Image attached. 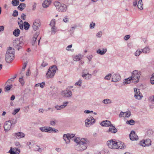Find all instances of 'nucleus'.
I'll return each mask as SVG.
<instances>
[{"mask_svg": "<svg viewBox=\"0 0 154 154\" xmlns=\"http://www.w3.org/2000/svg\"><path fill=\"white\" fill-rule=\"evenodd\" d=\"M108 147L113 149H121L124 148V143L120 141L117 142L112 140H108L107 142Z\"/></svg>", "mask_w": 154, "mask_h": 154, "instance_id": "1", "label": "nucleus"}, {"mask_svg": "<svg viewBox=\"0 0 154 154\" xmlns=\"http://www.w3.org/2000/svg\"><path fill=\"white\" fill-rule=\"evenodd\" d=\"M14 49L9 47L5 54V61L7 63L11 62L13 60L14 56Z\"/></svg>", "mask_w": 154, "mask_h": 154, "instance_id": "2", "label": "nucleus"}, {"mask_svg": "<svg viewBox=\"0 0 154 154\" xmlns=\"http://www.w3.org/2000/svg\"><path fill=\"white\" fill-rule=\"evenodd\" d=\"M88 141L87 139H82L81 142L76 144V149L78 151H83L85 150L87 147V143Z\"/></svg>", "mask_w": 154, "mask_h": 154, "instance_id": "3", "label": "nucleus"}, {"mask_svg": "<svg viewBox=\"0 0 154 154\" xmlns=\"http://www.w3.org/2000/svg\"><path fill=\"white\" fill-rule=\"evenodd\" d=\"M54 4L58 11L61 12H65L66 11L67 6L65 4H62L58 2H55Z\"/></svg>", "mask_w": 154, "mask_h": 154, "instance_id": "4", "label": "nucleus"}, {"mask_svg": "<svg viewBox=\"0 0 154 154\" xmlns=\"http://www.w3.org/2000/svg\"><path fill=\"white\" fill-rule=\"evenodd\" d=\"M131 75V77L132 79L133 82L137 83L139 82L141 75L140 72L135 70L132 72Z\"/></svg>", "mask_w": 154, "mask_h": 154, "instance_id": "5", "label": "nucleus"}, {"mask_svg": "<svg viewBox=\"0 0 154 154\" xmlns=\"http://www.w3.org/2000/svg\"><path fill=\"white\" fill-rule=\"evenodd\" d=\"M57 69V68L56 66H53L51 67H50L46 73L47 77L48 78L52 77L55 74Z\"/></svg>", "mask_w": 154, "mask_h": 154, "instance_id": "6", "label": "nucleus"}, {"mask_svg": "<svg viewBox=\"0 0 154 154\" xmlns=\"http://www.w3.org/2000/svg\"><path fill=\"white\" fill-rule=\"evenodd\" d=\"M23 43L20 42L19 40L17 39L13 41V45L14 47L18 50H19L21 48Z\"/></svg>", "mask_w": 154, "mask_h": 154, "instance_id": "7", "label": "nucleus"}, {"mask_svg": "<svg viewBox=\"0 0 154 154\" xmlns=\"http://www.w3.org/2000/svg\"><path fill=\"white\" fill-rule=\"evenodd\" d=\"M85 122L86 126L89 127L94 123L95 120L92 117L89 116L85 120Z\"/></svg>", "mask_w": 154, "mask_h": 154, "instance_id": "8", "label": "nucleus"}, {"mask_svg": "<svg viewBox=\"0 0 154 154\" xmlns=\"http://www.w3.org/2000/svg\"><path fill=\"white\" fill-rule=\"evenodd\" d=\"M41 25V23L39 19H36L34 21L32 27L34 30L38 29Z\"/></svg>", "mask_w": 154, "mask_h": 154, "instance_id": "9", "label": "nucleus"}, {"mask_svg": "<svg viewBox=\"0 0 154 154\" xmlns=\"http://www.w3.org/2000/svg\"><path fill=\"white\" fill-rule=\"evenodd\" d=\"M135 92L134 97L136 99L140 100L143 97L142 94L140 93V90L136 88H134Z\"/></svg>", "mask_w": 154, "mask_h": 154, "instance_id": "10", "label": "nucleus"}, {"mask_svg": "<svg viewBox=\"0 0 154 154\" xmlns=\"http://www.w3.org/2000/svg\"><path fill=\"white\" fill-rule=\"evenodd\" d=\"M130 139L133 141L137 140L138 139V136L134 131H132L129 135Z\"/></svg>", "mask_w": 154, "mask_h": 154, "instance_id": "11", "label": "nucleus"}, {"mask_svg": "<svg viewBox=\"0 0 154 154\" xmlns=\"http://www.w3.org/2000/svg\"><path fill=\"white\" fill-rule=\"evenodd\" d=\"M11 126V123L10 121H8L5 122L4 125V128L5 131H8L10 129Z\"/></svg>", "mask_w": 154, "mask_h": 154, "instance_id": "12", "label": "nucleus"}, {"mask_svg": "<svg viewBox=\"0 0 154 154\" xmlns=\"http://www.w3.org/2000/svg\"><path fill=\"white\" fill-rule=\"evenodd\" d=\"M8 152L10 154H19L20 152V149L17 148L11 147Z\"/></svg>", "mask_w": 154, "mask_h": 154, "instance_id": "13", "label": "nucleus"}, {"mask_svg": "<svg viewBox=\"0 0 154 154\" xmlns=\"http://www.w3.org/2000/svg\"><path fill=\"white\" fill-rule=\"evenodd\" d=\"M121 79V77L119 74H115L112 76V81L116 82L119 81Z\"/></svg>", "mask_w": 154, "mask_h": 154, "instance_id": "14", "label": "nucleus"}, {"mask_svg": "<svg viewBox=\"0 0 154 154\" xmlns=\"http://www.w3.org/2000/svg\"><path fill=\"white\" fill-rule=\"evenodd\" d=\"M117 129L112 125L111 126H110L109 129L107 130L106 132L108 133L111 132L112 133H116L117 132Z\"/></svg>", "mask_w": 154, "mask_h": 154, "instance_id": "15", "label": "nucleus"}, {"mask_svg": "<svg viewBox=\"0 0 154 154\" xmlns=\"http://www.w3.org/2000/svg\"><path fill=\"white\" fill-rule=\"evenodd\" d=\"M82 77L86 80H88L90 79L92 77V75L91 74L88 73H86L85 71L82 72Z\"/></svg>", "mask_w": 154, "mask_h": 154, "instance_id": "16", "label": "nucleus"}, {"mask_svg": "<svg viewBox=\"0 0 154 154\" xmlns=\"http://www.w3.org/2000/svg\"><path fill=\"white\" fill-rule=\"evenodd\" d=\"M51 0H45L42 3V6L44 8H47L51 3Z\"/></svg>", "mask_w": 154, "mask_h": 154, "instance_id": "17", "label": "nucleus"}, {"mask_svg": "<svg viewBox=\"0 0 154 154\" xmlns=\"http://www.w3.org/2000/svg\"><path fill=\"white\" fill-rule=\"evenodd\" d=\"M100 125L103 126L110 127L112 125L111 122L108 120H106L103 121L100 123Z\"/></svg>", "mask_w": 154, "mask_h": 154, "instance_id": "18", "label": "nucleus"}, {"mask_svg": "<svg viewBox=\"0 0 154 154\" xmlns=\"http://www.w3.org/2000/svg\"><path fill=\"white\" fill-rule=\"evenodd\" d=\"M14 136L17 139H20L24 137L25 135L22 132H19L14 134Z\"/></svg>", "mask_w": 154, "mask_h": 154, "instance_id": "19", "label": "nucleus"}, {"mask_svg": "<svg viewBox=\"0 0 154 154\" xmlns=\"http://www.w3.org/2000/svg\"><path fill=\"white\" fill-rule=\"evenodd\" d=\"M62 94L64 97H70L72 95V93L71 91H68L67 92L63 91Z\"/></svg>", "mask_w": 154, "mask_h": 154, "instance_id": "20", "label": "nucleus"}, {"mask_svg": "<svg viewBox=\"0 0 154 154\" xmlns=\"http://www.w3.org/2000/svg\"><path fill=\"white\" fill-rule=\"evenodd\" d=\"M107 51V49L106 48H103L102 50H100V49H99L97 50V53L101 55H103L106 53Z\"/></svg>", "mask_w": 154, "mask_h": 154, "instance_id": "21", "label": "nucleus"}, {"mask_svg": "<svg viewBox=\"0 0 154 154\" xmlns=\"http://www.w3.org/2000/svg\"><path fill=\"white\" fill-rule=\"evenodd\" d=\"M150 49L149 47L148 46H146L143 49H142V51L143 53L145 54H148L150 52Z\"/></svg>", "mask_w": 154, "mask_h": 154, "instance_id": "22", "label": "nucleus"}, {"mask_svg": "<svg viewBox=\"0 0 154 154\" xmlns=\"http://www.w3.org/2000/svg\"><path fill=\"white\" fill-rule=\"evenodd\" d=\"M137 7L138 9L142 10L143 8V4L142 3V0H139L138 2Z\"/></svg>", "mask_w": 154, "mask_h": 154, "instance_id": "23", "label": "nucleus"}, {"mask_svg": "<svg viewBox=\"0 0 154 154\" xmlns=\"http://www.w3.org/2000/svg\"><path fill=\"white\" fill-rule=\"evenodd\" d=\"M38 35V33H36L34 35L33 39L32 41V45H35V41Z\"/></svg>", "mask_w": 154, "mask_h": 154, "instance_id": "24", "label": "nucleus"}, {"mask_svg": "<svg viewBox=\"0 0 154 154\" xmlns=\"http://www.w3.org/2000/svg\"><path fill=\"white\" fill-rule=\"evenodd\" d=\"M68 134H64L63 135V139L64 140L66 141V143H68L70 142V140L69 139V136Z\"/></svg>", "mask_w": 154, "mask_h": 154, "instance_id": "25", "label": "nucleus"}, {"mask_svg": "<svg viewBox=\"0 0 154 154\" xmlns=\"http://www.w3.org/2000/svg\"><path fill=\"white\" fill-rule=\"evenodd\" d=\"M26 7V4L24 3H21L18 7L17 8L20 10L23 11Z\"/></svg>", "mask_w": 154, "mask_h": 154, "instance_id": "26", "label": "nucleus"}, {"mask_svg": "<svg viewBox=\"0 0 154 154\" xmlns=\"http://www.w3.org/2000/svg\"><path fill=\"white\" fill-rule=\"evenodd\" d=\"M82 56L81 55H76L73 58V59L75 61H79L82 58Z\"/></svg>", "mask_w": 154, "mask_h": 154, "instance_id": "27", "label": "nucleus"}, {"mask_svg": "<svg viewBox=\"0 0 154 154\" xmlns=\"http://www.w3.org/2000/svg\"><path fill=\"white\" fill-rule=\"evenodd\" d=\"M20 30L18 29H15L13 32V34L15 36H18L20 34Z\"/></svg>", "mask_w": 154, "mask_h": 154, "instance_id": "28", "label": "nucleus"}, {"mask_svg": "<svg viewBox=\"0 0 154 154\" xmlns=\"http://www.w3.org/2000/svg\"><path fill=\"white\" fill-rule=\"evenodd\" d=\"M82 139H85V138H81L80 137H75L74 139V141L77 144H79V143L81 142V141Z\"/></svg>", "mask_w": 154, "mask_h": 154, "instance_id": "29", "label": "nucleus"}, {"mask_svg": "<svg viewBox=\"0 0 154 154\" xmlns=\"http://www.w3.org/2000/svg\"><path fill=\"white\" fill-rule=\"evenodd\" d=\"M47 128V132L53 131L54 132H56V129L54 128L49 127H47V128Z\"/></svg>", "mask_w": 154, "mask_h": 154, "instance_id": "30", "label": "nucleus"}, {"mask_svg": "<svg viewBox=\"0 0 154 154\" xmlns=\"http://www.w3.org/2000/svg\"><path fill=\"white\" fill-rule=\"evenodd\" d=\"M19 1L18 0H12L11 4L14 6H17L19 4Z\"/></svg>", "mask_w": 154, "mask_h": 154, "instance_id": "31", "label": "nucleus"}, {"mask_svg": "<svg viewBox=\"0 0 154 154\" xmlns=\"http://www.w3.org/2000/svg\"><path fill=\"white\" fill-rule=\"evenodd\" d=\"M29 24L28 22L26 21L24 22L23 23V26L25 29H28L29 28Z\"/></svg>", "mask_w": 154, "mask_h": 154, "instance_id": "32", "label": "nucleus"}, {"mask_svg": "<svg viewBox=\"0 0 154 154\" xmlns=\"http://www.w3.org/2000/svg\"><path fill=\"white\" fill-rule=\"evenodd\" d=\"M131 80H132V78H131V77H130L126 79H125L124 82L125 84H127L130 83Z\"/></svg>", "mask_w": 154, "mask_h": 154, "instance_id": "33", "label": "nucleus"}, {"mask_svg": "<svg viewBox=\"0 0 154 154\" xmlns=\"http://www.w3.org/2000/svg\"><path fill=\"white\" fill-rule=\"evenodd\" d=\"M103 102L105 104H110L112 103V101L109 99H106L103 100Z\"/></svg>", "mask_w": 154, "mask_h": 154, "instance_id": "34", "label": "nucleus"}, {"mask_svg": "<svg viewBox=\"0 0 154 154\" xmlns=\"http://www.w3.org/2000/svg\"><path fill=\"white\" fill-rule=\"evenodd\" d=\"M126 123L130 125H134L135 124V121L133 119H131L130 120L127 121Z\"/></svg>", "mask_w": 154, "mask_h": 154, "instance_id": "35", "label": "nucleus"}, {"mask_svg": "<svg viewBox=\"0 0 154 154\" xmlns=\"http://www.w3.org/2000/svg\"><path fill=\"white\" fill-rule=\"evenodd\" d=\"M142 52V49H138L135 52V55L136 56H139Z\"/></svg>", "mask_w": 154, "mask_h": 154, "instance_id": "36", "label": "nucleus"}, {"mask_svg": "<svg viewBox=\"0 0 154 154\" xmlns=\"http://www.w3.org/2000/svg\"><path fill=\"white\" fill-rule=\"evenodd\" d=\"M68 102H64L63 103V105H61L60 106H59V107H60V110L61 109L64 108H65V107H66L67 104L68 103Z\"/></svg>", "mask_w": 154, "mask_h": 154, "instance_id": "37", "label": "nucleus"}, {"mask_svg": "<svg viewBox=\"0 0 154 154\" xmlns=\"http://www.w3.org/2000/svg\"><path fill=\"white\" fill-rule=\"evenodd\" d=\"M51 33L53 34H54L57 31V28L55 26L52 27L51 29Z\"/></svg>", "mask_w": 154, "mask_h": 154, "instance_id": "38", "label": "nucleus"}, {"mask_svg": "<svg viewBox=\"0 0 154 154\" xmlns=\"http://www.w3.org/2000/svg\"><path fill=\"white\" fill-rule=\"evenodd\" d=\"M34 143V141H31L27 143V145L29 146V148H31L33 145Z\"/></svg>", "mask_w": 154, "mask_h": 154, "instance_id": "39", "label": "nucleus"}, {"mask_svg": "<svg viewBox=\"0 0 154 154\" xmlns=\"http://www.w3.org/2000/svg\"><path fill=\"white\" fill-rule=\"evenodd\" d=\"M82 80L81 79H79V81L75 83V85H78L79 86H81L82 84Z\"/></svg>", "mask_w": 154, "mask_h": 154, "instance_id": "40", "label": "nucleus"}, {"mask_svg": "<svg viewBox=\"0 0 154 154\" xmlns=\"http://www.w3.org/2000/svg\"><path fill=\"white\" fill-rule=\"evenodd\" d=\"M50 26L52 27L55 26V19H53L50 24Z\"/></svg>", "mask_w": 154, "mask_h": 154, "instance_id": "41", "label": "nucleus"}, {"mask_svg": "<svg viewBox=\"0 0 154 154\" xmlns=\"http://www.w3.org/2000/svg\"><path fill=\"white\" fill-rule=\"evenodd\" d=\"M148 100L151 102L154 103V95L149 97Z\"/></svg>", "mask_w": 154, "mask_h": 154, "instance_id": "42", "label": "nucleus"}, {"mask_svg": "<svg viewBox=\"0 0 154 154\" xmlns=\"http://www.w3.org/2000/svg\"><path fill=\"white\" fill-rule=\"evenodd\" d=\"M19 81L21 83V85L22 86L24 84V82L23 79V76L19 79Z\"/></svg>", "mask_w": 154, "mask_h": 154, "instance_id": "43", "label": "nucleus"}, {"mask_svg": "<svg viewBox=\"0 0 154 154\" xmlns=\"http://www.w3.org/2000/svg\"><path fill=\"white\" fill-rule=\"evenodd\" d=\"M112 76V75L111 74L109 73L105 76L104 78V79L105 80H109L110 79V78Z\"/></svg>", "mask_w": 154, "mask_h": 154, "instance_id": "44", "label": "nucleus"}, {"mask_svg": "<svg viewBox=\"0 0 154 154\" xmlns=\"http://www.w3.org/2000/svg\"><path fill=\"white\" fill-rule=\"evenodd\" d=\"M12 87V85H8L7 86L5 87V91H7L10 90L11 88Z\"/></svg>", "mask_w": 154, "mask_h": 154, "instance_id": "45", "label": "nucleus"}, {"mask_svg": "<svg viewBox=\"0 0 154 154\" xmlns=\"http://www.w3.org/2000/svg\"><path fill=\"white\" fill-rule=\"evenodd\" d=\"M20 110V108L15 109L14 112H12V114L14 115H15L17 113H18L19 112Z\"/></svg>", "mask_w": 154, "mask_h": 154, "instance_id": "46", "label": "nucleus"}, {"mask_svg": "<svg viewBox=\"0 0 154 154\" xmlns=\"http://www.w3.org/2000/svg\"><path fill=\"white\" fill-rule=\"evenodd\" d=\"M47 127H42L40 128V130L42 132H47Z\"/></svg>", "mask_w": 154, "mask_h": 154, "instance_id": "47", "label": "nucleus"}, {"mask_svg": "<svg viewBox=\"0 0 154 154\" xmlns=\"http://www.w3.org/2000/svg\"><path fill=\"white\" fill-rule=\"evenodd\" d=\"M151 83L152 84H154V73L152 74V76L150 79Z\"/></svg>", "mask_w": 154, "mask_h": 154, "instance_id": "48", "label": "nucleus"}, {"mask_svg": "<svg viewBox=\"0 0 154 154\" xmlns=\"http://www.w3.org/2000/svg\"><path fill=\"white\" fill-rule=\"evenodd\" d=\"M131 115V112L130 111H128L127 112H125V116L126 117H128L130 116Z\"/></svg>", "mask_w": 154, "mask_h": 154, "instance_id": "49", "label": "nucleus"}, {"mask_svg": "<svg viewBox=\"0 0 154 154\" xmlns=\"http://www.w3.org/2000/svg\"><path fill=\"white\" fill-rule=\"evenodd\" d=\"M146 141H145L144 140H142L140 142V145L143 147H145V146L146 145L145 143Z\"/></svg>", "mask_w": 154, "mask_h": 154, "instance_id": "50", "label": "nucleus"}, {"mask_svg": "<svg viewBox=\"0 0 154 154\" xmlns=\"http://www.w3.org/2000/svg\"><path fill=\"white\" fill-rule=\"evenodd\" d=\"M153 133V131L152 130H149L147 131V134L149 136H150Z\"/></svg>", "mask_w": 154, "mask_h": 154, "instance_id": "51", "label": "nucleus"}, {"mask_svg": "<svg viewBox=\"0 0 154 154\" xmlns=\"http://www.w3.org/2000/svg\"><path fill=\"white\" fill-rule=\"evenodd\" d=\"M102 34V32L101 31H100L96 34V36L98 38L101 37Z\"/></svg>", "mask_w": 154, "mask_h": 154, "instance_id": "52", "label": "nucleus"}, {"mask_svg": "<svg viewBox=\"0 0 154 154\" xmlns=\"http://www.w3.org/2000/svg\"><path fill=\"white\" fill-rule=\"evenodd\" d=\"M95 24V23L93 22H92L91 23H90V29H93L94 28V26Z\"/></svg>", "mask_w": 154, "mask_h": 154, "instance_id": "53", "label": "nucleus"}, {"mask_svg": "<svg viewBox=\"0 0 154 154\" xmlns=\"http://www.w3.org/2000/svg\"><path fill=\"white\" fill-rule=\"evenodd\" d=\"M18 15V12L16 11L15 10L13 12V16L14 17H16Z\"/></svg>", "mask_w": 154, "mask_h": 154, "instance_id": "54", "label": "nucleus"}, {"mask_svg": "<svg viewBox=\"0 0 154 154\" xmlns=\"http://www.w3.org/2000/svg\"><path fill=\"white\" fill-rule=\"evenodd\" d=\"M26 15L25 14L23 13L21 15V18L23 20H26Z\"/></svg>", "mask_w": 154, "mask_h": 154, "instance_id": "55", "label": "nucleus"}, {"mask_svg": "<svg viewBox=\"0 0 154 154\" xmlns=\"http://www.w3.org/2000/svg\"><path fill=\"white\" fill-rule=\"evenodd\" d=\"M68 134L69 135V139L70 140L71 138L74 137L75 136V134Z\"/></svg>", "mask_w": 154, "mask_h": 154, "instance_id": "56", "label": "nucleus"}, {"mask_svg": "<svg viewBox=\"0 0 154 154\" xmlns=\"http://www.w3.org/2000/svg\"><path fill=\"white\" fill-rule=\"evenodd\" d=\"M87 57L89 61H91V59L93 57V56L92 55H91L89 56H88Z\"/></svg>", "mask_w": 154, "mask_h": 154, "instance_id": "57", "label": "nucleus"}, {"mask_svg": "<svg viewBox=\"0 0 154 154\" xmlns=\"http://www.w3.org/2000/svg\"><path fill=\"white\" fill-rule=\"evenodd\" d=\"M63 21L65 23H67L69 21V19L67 17H66L63 19Z\"/></svg>", "mask_w": 154, "mask_h": 154, "instance_id": "58", "label": "nucleus"}, {"mask_svg": "<svg viewBox=\"0 0 154 154\" xmlns=\"http://www.w3.org/2000/svg\"><path fill=\"white\" fill-rule=\"evenodd\" d=\"M130 35H126L124 37V39L125 40H127L130 38Z\"/></svg>", "mask_w": 154, "mask_h": 154, "instance_id": "59", "label": "nucleus"}, {"mask_svg": "<svg viewBox=\"0 0 154 154\" xmlns=\"http://www.w3.org/2000/svg\"><path fill=\"white\" fill-rule=\"evenodd\" d=\"M40 86L41 88H43L45 85V82H42V83H40Z\"/></svg>", "mask_w": 154, "mask_h": 154, "instance_id": "60", "label": "nucleus"}, {"mask_svg": "<svg viewBox=\"0 0 154 154\" xmlns=\"http://www.w3.org/2000/svg\"><path fill=\"white\" fill-rule=\"evenodd\" d=\"M137 0H134L133 3V5L134 6H136L137 5Z\"/></svg>", "mask_w": 154, "mask_h": 154, "instance_id": "61", "label": "nucleus"}, {"mask_svg": "<svg viewBox=\"0 0 154 154\" xmlns=\"http://www.w3.org/2000/svg\"><path fill=\"white\" fill-rule=\"evenodd\" d=\"M72 47V45H70L68 46L66 48V50L67 51L70 50L69 49L71 48Z\"/></svg>", "mask_w": 154, "mask_h": 154, "instance_id": "62", "label": "nucleus"}, {"mask_svg": "<svg viewBox=\"0 0 154 154\" xmlns=\"http://www.w3.org/2000/svg\"><path fill=\"white\" fill-rule=\"evenodd\" d=\"M20 29L21 30H23V24H18Z\"/></svg>", "mask_w": 154, "mask_h": 154, "instance_id": "63", "label": "nucleus"}, {"mask_svg": "<svg viewBox=\"0 0 154 154\" xmlns=\"http://www.w3.org/2000/svg\"><path fill=\"white\" fill-rule=\"evenodd\" d=\"M15 144L16 146H18V147H20L21 146L19 142H16L15 143Z\"/></svg>", "mask_w": 154, "mask_h": 154, "instance_id": "64", "label": "nucleus"}]
</instances>
